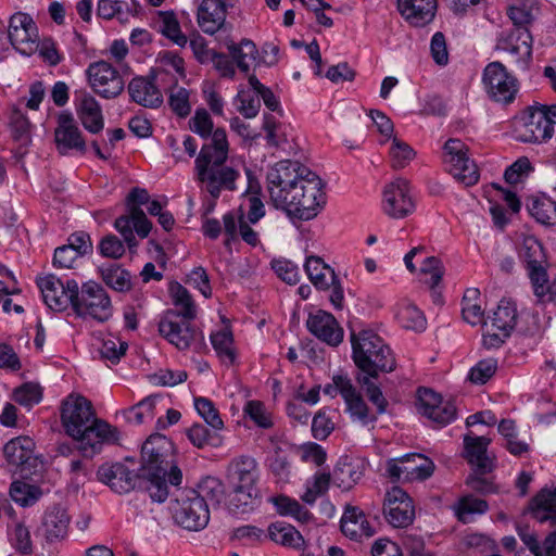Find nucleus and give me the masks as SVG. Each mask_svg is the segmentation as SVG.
Instances as JSON below:
<instances>
[{
  "mask_svg": "<svg viewBox=\"0 0 556 556\" xmlns=\"http://www.w3.org/2000/svg\"><path fill=\"white\" fill-rule=\"evenodd\" d=\"M529 513L540 523L556 525V489H542L530 501Z\"/></svg>",
  "mask_w": 556,
  "mask_h": 556,
  "instance_id": "nucleus-33",
  "label": "nucleus"
},
{
  "mask_svg": "<svg viewBox=\"0 0 556 556\" xmlns=\"http://www.w3.org/2000/svg\"><path fill=\"white\" fill-rule=\"evenodd\" d=\"M192 495L203 500L204 504L208 508L218 507L225 496V488L220 480L214 477H206L201 480L197 489L189 490Z\"/></svg>",
  "mask_w": 556,
  "mask_h": 556,
  "instance_id": "nucleus-39",
  "label": "nucleus"
},
{
  "mask_svg": "<svg viewBox=\"0 0 556 556\" xmlns=\"http://www.w3.org/2000/svg\"><path fill=\"white\" fill-rule=\"evenodd\" d=\"M10 127L15 140L26 144L30 139V122L27 116L17 108H12L10 114Z\"/></svg>",
  "mask_w": 556,
  "mask_h": 556,
  "instance_id": "nucleus-56",
  "label": "nucleus"
},
{
  "mask_svg": "<svg viewBox=\"0 0 556 556\" xmlns=\"http://www.w3.org/2000/svg\"><path fill=\"white\" fill-rule=\"evenodd\" d=\"M211 342L217 355L225 364H232L236 355L232 349V333L228 330H220L211 334Z\"/></svg>",
  "mask_w": 556,
  "mask_h": 556,
  "instance_id": "nucleus-54",
  "label": "nucleus"
},
{
  "mask_svg": "<svg viewBox=\"0 0 556 556\" xmlns=\"http://www.w3.org/2000/svg\"><path fill=\"white\" fill-rule=\"evenodd\" d=\"M157 30L179 47L188 42L187 36L181 33L179 21L173 11H159L155 18Z\"/></svg>",
  "mask_w": 556,
  "mask_h": 556,
  "instance_id": "nucleus-37",
  "label": "nucleus"
},
{
  "mask_svg": "<svg viewBox=\"0 0 556 556\" xmlns=\"http://www.w3.org/2000/svg\"><path fill=\"white\" fill-rule=\"evenodd\" d=\"M71 296H74L72 307L80 317H91L98 321H106L112 316V303L104 288L94 282L72 283Z\"/></svg>",
  "mask_w": 556,
  "mask_h": 556,
  "instance_id": "nucleus-8",
  "label": "nucleus"
},
{
  "mask_svg": "<svg viewBox=\"0 0 556 556\" xmlns=\"http://www.w3.org/2000/svg\"><path fill=\"white\" fill-rule=\"evenodd\" d=\"M229 143L224 128H216L212 140L204 143L194 161V179L200 188L213 199H218L223 190H236L240 172L226 162Z\"/></svg>",
  "mask_w": 556,
  "mask_h": 556,
  "instance_id": "nucleus-3",
  "label": "nucleus"
},
{
  "mask_svg": "<svg viewBox=\"0 0 556 556\" xmlns=\"http://www.w3.org/2000/svg\"><path fill=\"white\" fill-rule=\"evenodd\" d=\"M341 531L353 540L374 535L375 530L358 507L348 506L341 518Z\"/></svg>",
  "mask_w": 556,
  "mask_h": 556,
  "instance_id": "nucleus-31",
  "label": "nucleus"
},
{
  "mask_svg": "<svg viewBox=\"0 0 556 556\" xmlns=\"http://www.w3.org/2000/svg\"><path fill=\"white\" fill-rule=\"evenodd\" d=\"M12 500L21 506H31L42 495L39 486L23 481H14L10 488Z\"/></svg>",
  "mask_w": 556,
  "mask_h": 556,
  "instance_id": "nucleus-50",
  "label": "nucleus"
},
{
  "mask_svg": "<svg viewBox=\"0 0 556 556\" xmlns=\"http://www.w3.org/2000/svg\"><path fill=\"white\" fill-rule=\"evenodd\" d=\"M391 165L395 169L404 168L415 157L413 148L401 139L394 137L390 148Z\"/></svg>",
  "mask_w": 556,
  "mask_h": 556,
  "instance_id": "nucleus-57",
  "label": "nucleus"
},
{
  "mask_svg": "<svg viewBox=\"0 0 556 556\" xmlns=\"http://www.w3.org/2000/svg\"><path fill=\"white\" fill-rule=\"evenodd\" d=\"M223 223L224 230L227 236V239L225 240L226 247H229L230 242L236 240L238 236L252 247L257 245L260 242L257 232L251 228L242 212L238 216L232 212L225 214L223 216Z\"/></svg>",
  "mask_w": 556,
  "mask_h": 556,
  "instance_id": "nucleus-32",
  "label": "nucleus"
},
{
  "mask_svg": "<svg viewBox=\"0 0 556 556\" xmlns=\"http://www.w3.org/2000/svg\"><path fill=\"white\" fill-rule=\"evenodd\" d=\"M419 412L435 422L439 427H444L456 418V406L451 401H442L440 394L426 388L418 390Z\"/></svg>",
  "mask_w": 556,
  "mask_h": 556,
  "instance_id": "nucleus-20",
  "label": "nucleus"
},
{
  "mask_svg": "<svg viewBox=\"0 0 556 556\" xmlns=\"http://www.w3.org/2000/svg\"><path fill=\"white\" fill-rule=\"evenodd\" d=\"M168 291L174 305L170 311L177 313L178 317L195 319L198 306L190 292L176 281L169 285Z\"/></svg>",
  "mask_w": 556,
  "mask_h": 556,
  "instance_id": "nucleus-35",
  "label": "nucleus"
},
{
  "mask_svg": "<svg viewBox=\"0 0 556 556\" xmlns=\"http://www.w3.org/2000/svg\"><path fill=\"white\" fill-rule=\"evenodd\" d=\"M516 304L510 300L500 301L493 315L489 317L491 329L483 333L482 344L485 349H498L510 337L517 324Z\"/></svg>",
  "mask_w": 556,
  "mask_h": 556,
  "instance_id": "nucleus-9",
  "label": "nucleus"
},
{
  "mask_svg": "<svg viewBox=\"0 0 556 556\" xmlns=\"http://www.w3.org/2000/svg\"><path fill=\"white\" fill-rule=\"evenodd\" d=\"M401 16L413 27H425L437 13V0H397Z\"/></svg>",
  "mask_w": 556,
  "mask_h": 556,
  "instance_id": "nucleus-26",
  "label": "nucleus"
},
{
  "mask_svg": "<svg viewBox=\"0 0 556 556\" xmlns=\"http://www.w3.org/2000/svg\"><path fill=\"white\" fill-rule=\"evenodd\" d=\"M71 518L65 508L53 506L48 509L41 521L40 530L50 544L60 542L67 536Z\"/></svg>",
  "mask_w": 556,
  "mask_h": 556,
  "instance_id": "nucleus-28",
  "label": "nucleus"
},
{
  "mask_svg": "<svg viewBox=\"0 0 556 556\" xmlns=\"http://www.w3.org/2000/svg\"><path fill=\"white\" fill-rule=\"evenodd\" d=\"M54 137L56 149L62 155L68 154L72 150L86 152V141L71 113L63 112L59 115Z\"/></svg>",
  "mask_w": 556,
  "mask_h": 556,
  "instance_id": "nucleus-23",
  "label": "nucleus"
},
{
  "mask_svg": "<svg viewBox=\"0 0 556 556\" xmlns=\"http://www.w3.org/2000/svg\"><path fill=\"white\" fill-rule=\"evenodd\" d=\"M35 442L29 437H17L10 440L3 448L4 456L15 470L20 469L22 475L30 472L34 457Z\"/></svg>",
  "mask_w": 556,
  "mask_h": 556,
  "instance_id": "nucleus-25",
  "label": "nucleus"
},
{
  "mask_svg": "<svg viewBox=\"0 0 556 556\" xmlns=\"http://www.w3.org/2000/svg\"><path fill=\"white\" fill-rule=\"evenodd\" d=\"M531 172H533L531 162L528 157L522 156L506 168L504 178L506 182L515 185L523 181Z\"/></svg>",
  "mask_w": 556,
  "mask_h": 556,
  "instance_id": "nucleus-62",
  "label": "nucleus"
},
{
  "mask_svg": "<svg viewBox=\"0 0 556 556\" xmlns=\"http://www.w3.org/2000/svg\"><path fill=\"white\" fill-rule=\"evenodd\" d=\"M266 178L271 203L291 218L309 220L326 203L323 180L298 161L276 163Z\"/></svg>",
  "mask_w": 556,
  "mask_h": 556,
  "instance_id": "nucleus-1",
  "label": "nucleus"
},
{
  "mask_svg": "<svg viewBox=\"0 0 556 556\" xmlns=\"http://www.w3.org/2000/svg\"><path fill=\"white\" fill-rule=\"evenodd\" d=\"M415 204L409 195L408 182L396 179L383 190L382 210L392 218H404L413 213Z\"/></svg>",
  "mask_w": 556,
  "mask_h": 556,
  "instance_id": "nucleus-21",
  "label": "nucleus"
},
{
  "mask_svg": "<svg viewBox=\"0 0 556 556\" xmlns=\"http://www.w3.org/2000/svg\"><path fill=\"white\" fill-rule=\"evenodd\" d=\"M150 195L147 189L135 187L127 195L128 215H122L114 223L115 229L122 235L129 249L137 247L134 230L140 238H146L151 231L152 224L147 218L140 205L148 204Z\"/></svg>",
  "mask_w": 556,
  "mask_h": 556,
  "instance_id": "nucleus-7",
  "label": "nucleus"
},
{
  "mask_svg": "<svg viewBox=\"0 0 556 556\" xmlns=\"http://www.w3.org/2000/svg\"><path fill=\"white\" fill-rule=\"evenodd\" d=\"M8 36L11 45L21 54L31 55L38 49L37 27L26 13L17 12L11 16Z\"/></svg>",
  "mask_w": 556,
  "mask_h": 556,
  "instance_id": "nucleus-17",
  "label": "nucleus"
},
{
  "mask_svg": "<svg viewBox=\"0 0 556 556\" xmlns=\"http://www.w3.org/2000/svg\"><path fill=\"white\" fill-rule=\"evenodd\" d=\"M174 518L182 528L189 531H200L208 523L210 510L203 500L188 491L185 496L177 501Z\"/></svg>",
  "mask_w": 556,
  "mask_h": 556,
  "instance_id": "nucleus-18",
  "label": "nucleus"
},
{
  "mask_svg": "<svg viewBox=\"0 0 556 556\" xmlns=\"http://www.w3.org/2000/svg\"><path fill=\"white\" fill-rule=\"evenodd\" d=\"M482 81L488 96L496 102L510 103L518 91L517 79L498 61L485 66Z\"/></svg>",
  "mask_w": 556,
  "mask_h": 556,
  "instance_id": "nucleus-13",
  "label": "nucleus"
},
{
  "mask_svg": "<svg viewBox=\"0 0 556 556\" xmlns=\"http://www.w3.org/2000/svg\"><path fill=\"white\" fill-rule=\"evenodd\" d=\"M532 42L533 39L528 28H514L500 35L496 49L508 53L516 67L526 72L532 59Z\"/></svg>",
  "mask_w": 556,
  "mask_h": 556,
  "instance_id": "nucleus-14",
  "label": "nucleus"
},
{
  "mask_svg": "<svg viewBox=\"0 0 556 556\" xmlns=\"http://www.w3.org/2000/svg\"><path fill=\"white\" fill-rule=\"evenodd\" d=\"M229 53L241 72L248 73L258 54L255 43L250 39H242L240 43L228 46Z\"/></svg>",
  "mask_w": 556,
  "mask_h": 556,
  "instance_id": "nucleus-44",
  "label": "nucleus"
},
{
  "mask_svg": "<svg viewBox=\"0 0 556 556\" xmlns=\"http://www.w3.org/2000/svg\"><path fill=\"white\" fill-rule=\"evenodd\" d=\"M395 317L399 324L409 330L422 331L426 329V318L422 312L412 303L399 305Z\"/></svg>",
  "mask_w": 556,
  "mask_h": 556,
  "instance_id": "nucleus-45",
  "label": "nucleus"
},
{
  "mask_svg": "<svg viewBox=\"0 0 556 556\" xmlns=\"http://www.w3.org/2000/svg\"><path fill=\"white\" fill-rule=\"evenodd\" d=\"M226 14V0H202L198 9V24L204 33L213 35L224 26Z\"/></svg>",
  "mask_w": 556,
  "mask_h": 556,
  "instance_id": "nucleus-29",
  "label": "nucleus"
},
{
  "mask_svg": "<svg viewBox=\"0 0 556 556\" xmlns=\"http://www.w3.org/2000/svg\"><path fill=\"white\" fill-rule=\"evenodd\" d=\"M77 283L73 279L62 281L53 274L37 279V285L41 291L45 303L52 311L61 312L73 304L74 296H71L70 287Z\"/></svg>",
  "mask_w": 556,
  "mask_h": 556,
  "instance_id": "nucleus-22",
  "label": "nucleus"
},
{
  "mask_svg": "<svg viewBox=\"0 0 556 556\" xmlns=\"http://www.w3.org/2000/svg\"><path fill=\"white\" fill-rule=\"evenodd\" d=\"M131 100L144 108L156 109L163 103V96L154 84V78L135 77L128 84Z\"/></svg>",
  "mask_w": 556,
  "mask_h": 556,
  "instance_id": "nucleus-30",
  "label": "nucleus"
},
{
  "mask_svg": "<svg viewBox=\"0 0 556 556\" xmlns=\"http://www.w3.org/2000/svg\"><path fill=\"white\" fill-rule=\"evenodd\" d=\"M76 113L84 128L91 134L100 132L104 119L99 102L88 92L76 93Z\"/></svg>",
  "mask_w": 556,
  "mask_h": 556,
  "instance_id": "nucleus-27",
  "label": "nucleus"
},
{
  "mask_svg": "<svg viewBox=\"0 0 556 556\" xmlns=\"http://www.w3.org/2000/svg\"><path fill=\"white\" fill-rule=\"evenodd\" d=\"M233 479L237 481V486L240 488H255L258 478L257 463L251 456H241L233 465Z\"/></svg>",
  "mask_w": 556,
  "mask_h": 556,
  "instance_id": "nucleus-42",
  "label": "nucleus"
},
{
  "mask_svg": "<svg viewBox=\"0 0 556 556\" xmlns=\"http://www.w3.org/2000/svg\"><path fill=\"white\" fill-rule=\"evenodd\" d=\"M464 443L466 448V458L473 469H478V472L482 473L491 472L493 469V462L486 455L490 439L485 437L471 438L466 435Z\"/></svg>",
  "mask_w": 556,
  "mask_h": 556,
  "instance_id": "nucleus-34",
  "label": "nucleus"
},
{
  "mask_svg": "<svg viewBox=\"0 0 556 556\" xmlns=\"http://www.w3.org/2000/svg\"><path fill=\"white\" fill-rule=\"evenodd\" d=\"M306 327L313 336L330 346H337L343 340V329L334 316L326 311L319 309L311 313L306 320Z\"/></svg>",
  "mask_w": 556,
  "mask_h": 556,
  "instance_id": "nucleus-24",
  "label": "nucleus"
},
{
  "mask_svg": "<svg viewBox=\"0 0 556 556\" xmlns=\"http://www.w3.org/2000/svg\"><path fill=\"white\" fill-rule=\"evenodd\" d=\"M352 358L364 372L377 377L380 371L390 372L395 368V358L389 345L372 330L351 332Z\"/></svg>",
  "mask_w": 556,
  "mask_h": 556,
  "instance_id": "nucleus-5",
  "label": "nucleus"
},
{
  "mask_svg": "<svg viewBox=\"0 0 556 556\" xmlns=\"http://www.w3.org/2000/svg\"><path fill=\"white\" fill-rule=\"evenodd\" d=\"M445 165L448 173L466 187L479 180V172L473 161L468 157V148L459 139H450L444 144Z\"/></svg>",
  "mask_w": 556,
  "mask_h": 556,
  "instance_id": "nucleus-11",
  "label": "nucleus"
},
{
  "mask_svg": "<svg viewBox=\"0 0 556 556\" xmlns=\"http://www.w3.org/2000/svg\"><path fill=\"white\" fill-rule=\"evenodd\" d=\"M97 478L117 494L139 490L148 492L153 502L163 503L166 501L164 489L148 483L139 469L135 472L123 463L101 465L97 470Z\"/></svg>",
  "mask_w": 556,
  "mask_h": 556,
  "instance_id": "nucleus-6",
  "label": "nucleus"
},
{
  "mask_svg": "<svg viewBox=\"0 0 556 556\" xmlns=\"http://www.w3.org/2000/svg\"><path fill=\"white\" fill-rule=\"evenodd\" d=\"M268 536L271 541L286 547L302 548L304 539L302 534L291 525L283 521H276L268 527Z\"/></svg>",
  "mask_w": 556,
  "mask_h": 556,
  "instance_id": "nucleus-36",
  "label": "nucleus"
},
{
  "mask_svg": "<svg viewBox=\"0 0 556 556\" xmlns=\"http://www.w3.org/2000/svg\"><path fill=\"white\" fill-rule=\"evenodd\" d=\"M190 92L184 87H174L170 89L168 104L172 111L179 117H187L191 112L189 101Z\"/></svg>",
  "mask_w": 556,
  "mask_h": 556,
  "instance_id": "nucleus-60",
  "label": "nucleus"
},
{
  "mask_svg": "<svg viewBox=\"0 0 556 556\" xmlns=\"http://www.w3.org/2000/svg\"><path fill=\"white\" fill-rule=\"evenodd\" d=\"M244 416L249 417L257 427L269 429L274 422L270 413L260 401H249L243 407Z\"/></svg>",
  "mask_w": 556,
  "mask_h": 556,
  "instance_id": "nucleus-58",
  "label": "nucleus"
},
{
  "mask_svg": "<svg viewBox=\"0 0 556 556\" xmlns=\"http://www.w3.org/2000/svg\"><path fill=\"white\" fill-rule=\"evenodd\" d=\"M86 75L92 90L104 99H113L124 90L122 76L106 61L90 63L86 70Z\"/></svg>",
  "mask_w": 556,
  "mask_h": 556,
  "instance_id": "nucleus-15",
  "label": "nucleus"
},
{
  "mask_svg": "<svg viewBox=\"0 0 556 556\" xmlns=\"http://www.w3.org/2000/svg\"><path fill=\"white\" fill-rule=\"evenodd\" d=\"M194 407L204 421L215 431L224 428V421L214 403L206 397H195Z\"/></svg>",
  "mask_w": 556,
  "mask_h": 556,
  "instance_id": "nucleus-55",
  "label": "nucleus"
},
{
  "mask_svg": "<svg viewBox=\"0 0 556 556\" xmlns=\"http://www.w3.org/2000/svg\"><path fill=\"white\" fill-rule=\"evenodd\" d=\"M514 134L518 141L542 143L552 138L554 127L542 109L531 106L515 122Z\"/></svg>",
  "mask_w": 556,
  "mask_h": 556,
  "instance_id": "nucleus-12",
  "label": "nucleus"
},
{
  "mask_svg": "<svg viewBox=\"0 0 556 556\" xmlns=\"http://www.w3.org/2000/svg\"><path fill=\"white\" fill-rule=\"evenodd\" d=\"M383 514L391 526L405 528L415 519V507L412 498L403 489L393 486L384 496Z\"/></svg>",
  "mask_w": 556,
  "mask_h": 556,
  "instance_id": "nucleus-19",
  "label": "nucleus"
},
{
  "mask_svg": "<svg viewBox=\"0 0 556 556\" xmlns=\"http://www.w3.org/2000/svg\"><path fill=\"white\" fill-rule=\"evenodd\" d=\"M270 501L275 505L277 513L281 516H291L302 523L307 522L312 518V514L305 507L289 496L279 495Z\"/></svg>",
  "mask_w": 556,
  "mask_h": 556,
  "instance_id": "nucleus-47",
  "label": "nucleus"
},
{
  "mask_svg": "<svg viewBox=\"0 0 556 556\" xmlns=\"http://www.w3.org/2000/svg\"><path fill=\"white\" fill-rule=\"evenodd\" d=\"M536 11L535 0H513L507 8V15L515 28H528Z\"/></svg>",
  "mask_w": 556,
  "mask_h": 556,
  "instance_id": "nucleus-43",
  "label": "nucleus"
},
{
  "mask_svg": "<svg viewBox=\"0 0 556 556\" xmlns=\"http://www.w3.org/2000/svg\"><path fill=\"white\" fill-rule=\"evenodd\" d=\"M139 470L148 483L161 486L169 495L168 484L179 485L182 473L175 464L174 445L165 435H150L141 448Z\"/></svg>",
  "mask_w": 556,
  "mask_h": 556,
  "instance_id": "nucleus-4",
  "label": "nucleus"
},
{
  "mask_svg": "<svg viewBox=\"0 0 556 556\" xmlns=\"http://www.w3.org/2000/svg\"><path fill=\"white\" fill-rule=\"evenodd\" d=\"M61 421L84 457L92 458L104 444L119 441L118 429L97 418L91 402L83 395L71 394L62 402Z\"/></svg>",
  "mask_w": 556,
  "mask_h": 556,
  "instance_id": "nucleus-2",
  "label": "nucleus"
},
{
  "mask_svg": "<svg viewBox=\"0 0 556 556\" xmlns=\"http://www.w3.org/2000/svg\"><path fill=\"white\" fill-rule=\"evenodd\" d=\"M101 277L105 285L118 292H126L131 288L130 274L119 265L111 264L101 267Z\"/></svg>",
  "mask_w": 556,
  "mask_h": 556,
  "instance_id": "nucleus-46",
  "label": "nucleus"
},
{
  "mask_svg": "<svg viewBox=\"0 0 556 556\" xmlns=\"http://www.w3.org/2000/svg\"><path fill=\"white\" fill-rule=\"evenodd\" d=\"M520 257L526 267L547 265V257L542 243L534 237L523 239Z\"/></svg>",
  "mask_w": 556,
  "mask_h": 556,
  "instance_id": "nucleus-48",
  "label": "nucleus"
},
{
  "mask_svg": "<svg viewBox=\"0 0 556 556\" xmlns=\"http://www.w3.org/2000/svg\"><path fill=\"white\" fill-rule=\"evenodd\" d=\"M480 301V291L476 288L467 289L463 296V318L471 326L479 324L489 326V323L484 319V312L481 308Z\"/></svg>",
  "mask_w": 556,
  "mask_h": 556,
  "instance_id": "nucleus-41",
  "label": "nucleus"
},
{
  "mask_svg": "<svg viewBox=\"0 0 556 556\" xmlns=\"http://www.w3.org/2000/svg\"><path fill=\"white\" fill-rule=\"evenodd\" d=\"M497 361L495 358H485L476 364L470 369L469 379L477 384H484L496 371Z\"/></svg>",
  "mask_w": 556,
  "mask_h": 556,
  "instance_id": "nucleus-64",
  "label": "nucleus"
},
{
  "mask_svg": "<svg viewBox=\"0 0 556 556\" xmlns=\"http://www.w3.org/2000/svg\"><path fill=\"white\" fill-rule=\"evenodd\" d=\"M528 210L539 223L556 225V202L549 198L532 199Z\"/></svg>",
  "mask_w": 556,
  "mask_h": 556,
  "instance_id": "nucleus-49",
  "label": "nucleus"
},
{
  "mask_svg": "<svg viewBox=\"0 0 556 556\" xmlns=\"http://www.w3.org/2000/svg\"><path fill=\"white\" fill-rule=\"evenodd\" d=\"M269 441L275 447L274 455L267 459L269 470L275 476L277 482L286 483L290 476L289 460L287 456L281 453V448L276 445V437H270Z\"/></svg>",
  "mask_w": 556,
  "mask_h": 556,
  "instance_id": "nucleus-53",
  "label": "nucleus"
},
{
  "mask_svg": "<svg viewBox=\"0 0 556 556\" xmlns=\"http://www.w3.org/2000/svg\"><path fill=\"white\" fill-rule=\"evenodd\" d=\"M488 508L489 505L484 500L467 495L459 500L456 508V515L459 521L468 523L472 521V515L484 514Z\"/></svg>",
  "mask_w": 556,
  "mask_h": 556,
  "instance_id": "nucleus-51",
  "label": "nucleus"
},
{
  "mask_svg": "<svg viewBox=\"0 0 556 556\" xmlns=\"http://www.w3.org/2000/svg\"><path fill=\"white\" fill-rule=\"evenodd\" d=\"M343 400L346 405V412L353 420L361 422L363 426L374 424L377 420V415L370 413L367 404L354 386L349 391V395H345Z\"/></svg>",
  "mask_w": 556,
  "mask_h": 556,
  "instance_id": "nucleus-40",
  "label": "nucleus"
},
{
  "mask_svg": "<svg viewBox=\"0 0 556 556\" xmlns=\"http://www.w3.org/2000/svg\"><path fill=\"white\" fill-rule=\"evenodd\" d=\"M190 129L204 139L212 140V136L216 129L213 119L205 109H198L189 121Z\"/></svg>",
  "mask_w": 556,
  "mask_h": 556,
  "instance_id": "nucleus-61",
  "label": "nucleus"
},
{
  "mask_svg": "<svg viewBox=\"0 0 556 556\" xmlns=\"http://www.w3.org/2000/svg\"><path fill=\"white\" fill-rule=\"evenodd\" d=\"M193 320L178 317L177 313L166 311L159 323V332L179 350H186L197 340L198 336L202 337L193 326Z\"/></svg>",
  "mask_w": 556,
  "mask_h": 556,
  "instance_id": "nucleus-16",
  "label": "nucleus"
},
{
  "mask_svg": "<svg viewBox=\"0 0 556 556\" xmlns=\"http://www.w3.org/2000/svg\"><path fill=\"white\" fill-rule=\"evenodd\" d=\"M155 406V400L153 397H146L138 404L134 405L126 410V419L129 424L141 425L147 419L153 418V410Z\"/></svg>",
  "mask_w": 556,
  "mask_h": 556,
  "instance_id": "nucleus-59",
  "label": "nucleus"
},
{
  "mask_svg": "<svg viewBox=\"0 0 556 556\" xmlns=\"http://www.w3.org/2000/svg\"><path fill=\"white\" fill-rule=\"evenodd\" d=\"M434 468V463L419 453L406 454L387 463V473L393 481H422L432 476Z\"/></svg>",
  "mask_w": 556,
  "mask_h": 556,
  "instance_id": "nucleus-10",
  "label": "nucleus"
},
{
  "mask_svg": "<svg viewBox=\"0 0 556 556\" xmlns=\"http://www.w3.org/2000/svg\"><path fill=\"white\" fill-rule=\"evenodd\" d=\"M304 269L311 282L320 290L329 289V280L334 279L337 276L334 270L318 256L307 257Z\"/></svg>",
  "mask_w": 556,
  "mask_h": 556,
  "instance_id": "nucleus-38",
  "label": "nucleus"
},
{
  "mask_svg": "<svg viewBox=\"0 0 556 556\" xmlns=\"http://www.w3.org/2000/svg\"><path fill=\"white\" fill-rule=\"evenodd\" d=\"M256 496L255 488L235 486L233 493L229 496V509L233 511L245 513L250 507L253 497Z\"/></svg>",
  "mask_w": 556,
  "mask_h": 556,
  "instance_id": "nucleus-63",
  "label": "nucleus"
},
{
  "mask_svg": "<svg viewBox=\"0 0 556 556\" xmlns=\"http://www.w3.org/2000/svg\"><path fill=\"white\" fill-rule=\"evenodd\" d=\"M187 437L193 446L203 448L207 445L218 446L222 439L217 431L207 429L204 425L194 424L187 430Z\"/></svg>",
  "mask_w": 556,
  "mask_h": 556,
  "instance_id": "nucleus-52",
  "label": "nucleus"
}]
</instances>
